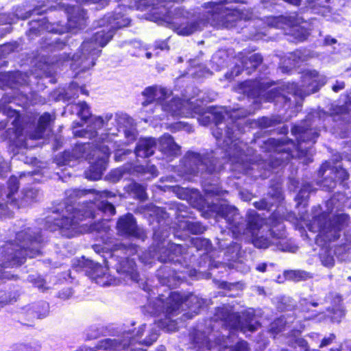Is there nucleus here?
I'll return each mask as SVG.
<instances>
[{"label": "nucleus", "instance_id": "f257e3e1", "mask_svg": "<svg viewBox=\"0 0 351 351\" xmlns=\"http://www.w3.org/2000/svg\"><path fill=\"white\" fill-rule=\"evenodd\" d=\"M90 217L93 216L92 211L90 208L84 210V208H73L72 206L66 207L65 213H64L61 219H56L55 224L60 228L64 230H69L68 237H73L78 232H84L88 231L86 228L84 227V224L78 226L80 221L82 220L80 217Z\"/></svg>", "mask_w": 351, "mask_h": 351}, {"label": "nucleus", "instance_id": "f03ea898", "mask_svg": "<svg viewBox=\"0 0 351 351\" xmlns=\"http://www.w3.org/2000/svg\"><path fill=\"white\" fill-rule=\"evenodd\" d=\"M224 319L230 327L240 330L244 333L247 331L253 332L259 327V322L253 309L245 311L241 315L231 313Z\"/></svg>", "mask_w": 351, "mask_h": 351}, {"label": "nucleus", "instance_id": "7ed1b4c3", "mask_svg": "<svg viewBox=\"0 0 351 351\" xmlns=\"http://www.w3.org/2000/svg\"><path fill=\"white\" fill-rule=\"evenodd\" d=\"M326 222V218L324 215L319 216L314 218L312 223L309 225V230L318 232V235L316 237V241L318 242L319 239H323L325 241H330L335 240L339 237V232L340 230V226H333L330 224L326 226V224L323 226V223Z\"/></svg>", "mask_w": 351, "mask_h": 351}, {"label": "nucleus", "instance_id": "20e7f679", "mask_svg": "<svg viewBox=\"0 0 351 351\" xmlns=\"http://www.w3.org/2000/svg\"><path fill=\"white\" fill-rule=\"evenodd\" d=\"M326 77L322 75H319L315 71H307L303 75V86H305V90L303 91L299 89L296 84H292L291 92L294 95L303 96L304 95H308L317 92L319 88L326 83Z\"/></svg>", "mask_w": 351, "mask_h": 351}, {"label": "nucleus", "instance_id": "39448f33", "mask_svg": "<svg viewBox=\"0 0 351 351\" xmlns=\"http://www.w3.org/2000/svg\"><path fill=\"white\" fill-rule=\"evenodd\" d=\"M263 221L261 218L256 215L249 217L248 226L245 232L247 236L251 237L254 245L259 248H267L270 243L276 244L277 243L272 240L270 241L267 238L258 237V231L262 226Z\"/></svg>", "mask_w": 351, "mask_h": 351}, {"label": "nucleus", "instance_id": "423d86ee", "mask_svg": "<svg viewBox=\"0 0 351 351\" xmlns=\"http://www.w3.org/2000/svg\"><path fill=\"white\" fill-rule=\"evenodd\" d=\"M165 111L170 112L173 116H182L189 117L193 113H199L200 110L193 107V102L191 101H183L179 98L173 99L169 104L162 106Z\"/></svg>", "mask_w": 351, "mask_h": 351}, {"label": "nucleus", "instance_id": "0eeeda50", "mask_svg": "<svg viewBox=\"0 0 351 351\" xmlns=\"http://www.w3.org/2000/svg\"><path fill=\"white\" fill-rule=\"evenodd\" d=\"M19 189L18 180L16 177H11L8 183V191H3L2 188L0 186V215H5V211L3 202L7 199V202H10L11 205H16L14 202V198L12 196L15 193L17 192Z\"/></svg>", "mask_w": 351, "mask_h": 351}, {"label": "nucleus", "instance_id": "6e6552de", "mask_svg": "<svg viewBox=\"0 0 351 351\" xmlns=\"http://www.w3.org/2000/svg\"><path fill=\"white\" fill-rule=\"evenodd\" d=\"M68 20L71 28H82L85 24L86 14L79 7L67 9Z\"/></svg>", "mask_w": 351, "mask_h": 351}, {"label": "nucleus", "instance_id": "1a4fd4ad", "mask_svg": "<svg viewBox=\"0 0 351 351\" xmlns=\"http://www.w3.org/2000/svg\"><path fill=\"white\" fill-rule=\"evenodd\" d=\"M117 228L121 234L136 235V226L132 215L121 217L117 223Z\"/></svg>", "mask_w": 351, "mask_h": 351}, {"label": "nucleus", "instance_id": "9d476101", "mask_svg": "<svg viewBox=\"0 0 351 351\" xmlns=\"http://www.w3.org/2000/svg\"><path fill=\"white\" fill-rule=\"evenodd\" d=\"M156 142L152 138L141 139L136 148V154L138 157L146 158L154 154Z\"/></svg>", "mask_w": 351, "mask_h": 351}, {"label": "nucleus", "instance_id": "9b49d317", "mask_svg": "<svg viewBox=\"0 0 351 351\" xmlns=\"http://www.w3.org/2000/svg\"><path fill=\"white\" fill-rule=\"evenodd\" d=\"M110 149L108 145H103L95 151L97 154L101 152L102 156L100 157L97 164H95V166L93 167V169L96 171V174L92 178L93 179L97 180L99 178L102 171L105 169L106 160L110 155Z\"/></svg>", "mask_w": 351, "mask_h": 351}, {"label": "nucleus", "instance_id": "f8f14e48", "mask_svg": "<svg viewBox=\"0 0 351 351\" xmlns=\"http://www.w3.org/2000/svg\"><path fill=\"white\" fill-rule=\"evenodd\" d=\"M159 148L161 152L170 156L178 154L180 149L170 135H164L160 138Z\"/></svg>", "mask_w": 351, "mask_h": 351}, {"label": "nucleus", "instance_id": "ddd939ff", "mask_svg": "<svg viewBox=\"0 0 351 351\" xmlns=\"http://www.w3.org/2000/svg\"><path fill=\"white\" fill-rule=\"evenodd\" d=\"M167 91L165 88H158V87H149L147 88L143 94L147 97V100L143 103V105L145 104L150 103L154 100H162L166 98V95Z\"/></svg>", "mask_w": 351, "mask_h": 351}, {"label": "nucleus", "instance_id": "4468645a", "mask_svg": "<svg viewBox=\"0 0 351 351\" xmlns=\"http://www.w3.org/2000/svg\"><path fill=\"white\" fill-rule=\"evenodd\" d=\"M68 108L72 114H77L82 119L86 120L90 117V108L86 102L71 104Z\"/></svg>", "mask_w": 351, "mask_h": 351}, {"label": "nucleus", "instance_id": "2eb2a0df", "mask_svg": "<svg viewBox=\"0 0 351 351\" xmlns=\"http://www.w3.org/2000/svg\"><path fill=\"white\" fill-rule=\"evenodd\" d=\"M53 118L49 113L43 114L38 121V126L36 132L30 135V138L33 139H39L43 137V134L49 123L52 121Z\"/></svg>", "mask_w": 351, "mask_h": 351}, {"label": "nucleus", "instance_id": "dca6fc26", "mask_svg": "<svg viewBox=\"0 0 351 351\" xmlns=\"http://www.w3.org/2000/svg\"><path fill=\"white\" fill-rule=\"evenodd\" d=\"M183 303V297L177 292H173L168 298L167 306L166 308V313L172 314L180 308L181 304Z\"/></svg>", "mask_w": 351, "mask_h": 351}, {"label": "nucleus", "instance_id": "f3484780", "mask_svg": "<svg viewBox=\"0 0 351 351\" xmlns=\"http://www.w3.org/2000/svg\"><path fill=\"white\" fill-rule=\"evenodd\" d=\"M230 342V338L227 337L223 340V342L218 343L220 346L219 351H248L247 344L245 341L238 342L234 348L229 346Z\"/></svg>", "mask_w": 351, "mask_h": 351}, {"label": "nucleus", "instance_id": "a211bd4d", "mask_svg": "<svg viewBox=\"0 0 351 351\" xmlns=\"http://www.w3.org/2000/svg\"><path fill=\"white\" fill-rule=\"evenodd\" d=\"M113 33L111 31L106 32L104 30L97 32L93 38V43L99 47H104L112 38Z\"/></svg>", "mask_w": 351, "mask_h": 351}, {"label": "nucleus", "instance_id": "6ab92c4d", "mask_svg": "<svg viewBox=\"0 0 351 351\" xmlns=\"http://www.w3.org/2000/svg\"><path fill=\"white\" fill-rule=\"evenodd\" d=\"M135 263L132 259H127L121 265L120 270L123 273H127L130 275L132 280L134 281L138 280V276L135 270Z\"/></svg>", "mask_w": 351, "mask_h": 351}, {"label": "nucleus", "instance_id": "aec40b11", "mask_svg": "<svg viewBox=\"0 0 351 351\" xmlns=\"http://www.w3.org/2000/svg\"><path fill=\"white\" fill-rule=\"evenodd\" d=\"M99 52L100 50L95 49L90 51V56L88 58H84L83 60H82L81 64L82 70L88 69L95 65V56H98Z\"/></svg>", "mask_w": 351, "mask_h": 351}, {"label": "nucleus", "instance_id": "412c9836", "mask_svg": "<svg viewBox=\"0 0 351 351\" xmlns=\"http://www.w3.org/2000/svg\"><path fill=\"white\" fill-rule=\"evenodd\" d=\"M288 278L294 280H302L311 278V276L304 271H291L287 273Z\"/></svg>", "mask_w": 351, "mask_h": 351}, {"label": "nucleus", "instance_id": "4be33fe9", "mask_svg": "<svg viewBox=\"0 0 351 351\" xmlns=\"http://www.w3.org/2000/svg\"><path fill=\"white\" fill-rule=\"evenodd\" d=\"M321 261L324 266L332 267L335 265V260L331 254L328 251H324L321 254Z\"/></svg>", "mask_w": 351, "mask_h": 351}, {"label": "nucleus", "instance_id": "5701e85b", "mask_svg": "<svg viewBox=\"0 0 351 351\" xmlns=\"http://www.w3.org/2000/svg\"><path fill=\"white\" fill-rule=\"evenodd\" d=\"M114 121L117 124L118 131H119L120 128H126L128 125L131 123V120L125 114L116 115Z\"/></svg>", "mask_w": 351, "mask_h": 351}, {"label": "nucleus", "instance_id": "b1692460", "mask_svg": "<svg viewBox=\"0 0 351 351\" xmlns=\"http://www.w3.org/2000/svg\"><path fill=\"white\" fill-rule=\"evenodd\" d=\"M187 302L194 304L195 306L193 308L195 309L199 308L202 304V301L193 295H189L187 298H183V303L181 304L180 306H182L184 303H186V305H188Z\"/></svg>", "mask_w": 351, "mask_h": 351}, {"label": "nucleus", "instance_id": "393cba45", "mask_svg": "<svg viewBox=\"0 0 351 351\" xmlns=\"http://www.w3.org/2000/svg\"><path fill=\"white\" fill-rule=\"evenodd\" d=\"M328 313L330 315L331 320L332 322H340L341 319L344 315L343 311L340 307L337 308L335 310L333 311V312L328 311Z\"/></svg>", "mask_w": 351, "mask_h": 351}, {"label": "nucleus", "instance_id": "a878e982", "mask_svg": "<svg viewBox=\"0 0 351 351\" xmlns=\"http://www.w3.org/2000/svg\"><path fill=\"white\" fill-rule=\"evenodd\" d=\"M284 326L285 321L282 318H280L271 324V330L272 332L277 334L284 328Z\"/></svg>", "mask_w": 351, "mask_h": 351}, {"label": "nucleus", "instance_id": "bb28decb", "mask_svg": "<svg viewBox=\"0 0 351 351\" xmlns=\"http://www.w3.org/2000/svg\"><path fill=\"white\" fill-rule=\"evenodd\" d=\"M195 343L198 346L197 351H204V348L207 350H210L213 346L210 344V341L207 339H204L202 341H199L197 339H195Z\"/></svg>", "mask_w": 351, "mask_h": 351}, {"label": "nucleus", "instance_id": "cd10ccee", "mask_svg": "<svg viewBox=\"0 0 351 351\" xmlns=\"http://www.w3.org/2000/svg\"><path fill=\"white\" fill-rule=\"evenodd\" d=\"M100 209L104 213H108L110 215H113L115 213V208L112 204L108 202H102L101 203Z\"/></svg>", "mask_w": 351, "mask_h": 351}, {"label": "nucleus", "instance_id": "c85d7f7f", "mask_svg": "<svg viewBox=\"0 0 351 351\" xmlns=\"http://www.w3.org/2000/svg\"><path fill=\"white\" fill-rule=\"evenodd\" d=\"M14 351H33V349L28 344L17 343L14 347Z\"/></svg>", "mask_w": 351, "mask_h": 351}, {"label": "nucleus", "instance_id": "c756f323", "mask_svg": "<svg viewBox=\"0 0 351 351\" xmlns=\"http://www.w3.org/2000/svg\"><path fill=\"white\" fill-rule=\"evenodd\" d=\"M195 31V27L192 25L186 26L179 30V34L183 36H188L193 34Z\"/></svg>", "mask_w": 351, "mask_h": 351}, {"label": "nucleus", "instance_id": "7c9ffc66", "mask_svg": "<svg viewBox=\"0 0 351 351\" xmlns=\"http://www.w3.org/2000/svg\"><path fill=\"white\" fill-rule=\"evenodd\" d=\"M134 187L137 189V195L138 197L141 199H144L145 198V189L142 186L134 184Z\"/></svg>", "mask_w": 351, "mask_h": 351}, {"label": "nucleus", "instance_id": "2f4dec72", "mask_svg": "<svg viewBox=\"0 0 351 351\" xmlns=\"http://www.w3.org/2000/svg\"><path fill=\"white\" fill-rule=\"evenodd\" d=\"M10 171V165L5 161L0 162V176H2L4 173H8Z\"/></svg>", "mask_w": 351, "mask_h": 351}, {"label": "nucleus", "instance_id": "473e14b6", "mask_svg": "<svg viewBox=\"0 0 351 351\" xmlns=\"http://www.w3.org/2000/svg\"><path fill=\"white\" fill-rule=\"evenodd\" d=\"M335 336L333 334H330L328 337L323 339L320 344V347H324L329 345L334 339Z\"/></svg>", "mask_w": 351, "mask_h": 351}, {"label": "nucleus", "instance_id": "72a5a7b5", "mask_svg": "<svg viewBox=\"0 0 351 351\" xmlns=\"http://www.w3.org/2000/svg\"><path fill=\"white\" fill-rule=\"evenodd\" d=\"M234 16H239L241 19H243V16H241L239 13V11L237 10H234L232 11L230 14H228L227 15V19H226V22L228 23V22H230V21H233V17Z\"/></svg>", "mask_w": 351, "mask_h": 351}, {"label": "nucleus", "instance_id": "f704fd0d", "mask_svg": "<svg viewBox=\"0 0 351 351\" xmlns=\"http://www.w3.org/2000/svg\"><path fill=\"white\" fill-rule=\"evenodd\" d=\"M10 300L6 295V293L5 291H0V304H6L8 302H10Z\"/></svg>", "mask_w": 351, "mask_h": 351}, {"label": "nucleus", "instance_id": "c9c22d12", "mask_svg": "<svg viewBox=\"0 0 351 351\" xmlns=\"http://www.w3.org/2000/svg\"><path fill=\"white\" fill-rule=\"evenodd\" d=\"M94 124H95V127L101 128L104 125L105 120L100 117H96L95 119Z\"/></svg>", "mask_w": 351, "mask_h": 351}, {"label": "nucleus", "instance_id": "e433bc0d", "mask_svg": "<svg viewBox=\"0 0 351 351\" xmlns=\"http://www.w3.org/2000/svg\"><path fill=\"white\" fill-rule=\"evenodd\" d=\"M71 88H73V89H76V91L77 92H80L82 94H84V95H87L88 94V92L87 90L85 89L84 87H82V86H77L75 84H72L71 86Z\"/></svg>", "mask_w": 351, "mask_h": 351}, {"label": "nucleus", "instance_id": "4c0bfd02", "mask_svg": "<svg viewBox=\"0 0 351 351\" xmlns=\"http://www.w3.org/2000/svg\"><path fill=\"white\" fill-rule=\"evenodd\" d=\"M303 302L305 303L306 307L304 308V310L306 311H311V307H315L318 305L317 302H306V300H304Z\"/></svg>", "mask_w": 351, "mask_h": 351}, {"label": "nucleus", "instance_id": "58836bf2", "mask_svg": "<svg viewBox=\"0 0 351 351\" xmlns=\"http://www.w3.org/2000/svg\"><path fill=\"white\" fill-rule=\"evenodd\" d=\"M102 278H99L97 279V283L99 284V285H101L102 286H107V285H113L114 283L111 281H103L102 280Z\"/></svg>", "mask_w": 351, "mask_h": 351}, {"label": "nucleus", "instance_id": "ea45409f", "mask_svg": "<svg viewBox=\"0 0 351 351\" xmlns=\"http://www.w3.org/2000/svg\"><path fill=\"white\" fill-rule=\"evenodd\" d=\"M124 133L128 138H130V140L134 139V132L132 131L125 130Z\"/></svg>", "mask_w": 351, "mask_h": 351}, {"label": "nucleus", "instance_id": "a19ab883", "mask_svg": "<svg viewBox=\"0 0 351 351\" xmlns=\"http://www.w3.org/2000/svg\"><path fill=\"white\" fill-rule=\"evenodd\" d=\"M343 87H344V84L343 83H339V84L334 86L332 87V89H333L334 91L337 92L339 90L343 89Z\"/></svg>", "mask_w": 351, "mask_h": 351}, {"label": "nucleus", "instance_id": "79ce46f5", "mask_svg": "<svg viewBox=\"0 0 351 351\" xmlns=\"http://www.w3.org/2000/svg\"><path fill=\"white\" fill-rule=\"evenodd\" d=\"M266 267L267 265L265 263H261L257 266L256 269L259 271L264 272L266 269Z\"/></svg>", "mask_w": 351, "mask_h": 351}, {"label": "nucleus", "instance_id": "37998d69", "mask_svg": "<svg viewBox=\"0 0 351 351\" xmlns=\"http://www.w3.org/2000/svg\"><path fill=\"white\" fill-rule=\"evenodd\" d=\"M282 17H278V18H273L272 20L274 21H276V23H275V26L276 27H279V24H278V21H280V20H282Z\"/></svg>", "mask_w": 351, "mask_h": 351}, {"label": "nucleus", "instance_id": "c03bdc74", "mask_svg": "<svg viewBox=\"0 0 351 351\" xmlns=\"http://www.w3.org/2000/svg\"><path fill=\"white\" fill-rule=\"evenodd\" d=\"M329 0H312L313 2H317V5H322L324 2H328Z\"/></svg>", "mask_w": 351, "mask_h": 351}, {"label": "nucleus", "instance_id": "a18cd8bd", "mask_svg": "<svg viewBox=\"0 0 351 351\" xmlns=\"http://www.w3.org/2000/svg\"><path fill=\"white\" fill-rule=\"evenodd\" d=\"M326 43L327 44L335 43V39H333V38H331V39H330V40H329L328 38H326Z\"/></svg>", "mask_w": 351, "mask_h": 351}, {"label": "nucleus", "instance_id": "49530a36", "mask_svg": "<svg viewBox=\"0 0 351 351\" xmlns=\"http://www.w3.org/2000/svg\"><path fill=\"white\" fill-rule=\"evenodd\" d=\"M347 219V216L346 215H341L339 217H338V220L341 219L342 221H346ZM339 222V221H337Z\"/></svg>", "mask_w": 351, "mask_h": 351}, {"label": "nucleus", "instance_id": "de8ad7c7", "mask_svg": "<svg viewBox=\"0 0 351 351\" xmlns=\"http://www.w3.org/2000/svg\"><path fill=\"white\" fill-rule=\"evenodd\" d=\"M82 136H87L88 137L90 138L93 136V134L92 133L89 134L86 132H84V134H82Z\"/></svg>", "mask_w": 351, "mask_h": 351}, {"label": "nucleus", "instance_id": "09e8293b", "mask_svg": "<svg viewBox=\"0 0 351 351\" xmlns=\"http://www.w3.org/2000/svg\"><path fill=\"white\" fill-rule=\"evenodd\" d=\"M172 326H173V328H169V326L167 327V330H170V331H173L176 329V327H174V324L172 323Z\"/></svg>", "mask_w": 351, "mask_h": 351}, {"label": "nucleus", "instance_id": "8fccbe9b", "mask_svg": "<svg viewBox=\"0 0 351 351\" xmlns=\"http://www.w3.org/2000/svg\"><path fill=\"white\" fill-rule=\"evenodd\" d=\"M88 43H84L83 44V49L88 50Z\"/></svg>", "mask_w": 351, "mask_h": 351}, {"label": "nucleus", "instance_id": "3c124183", "mask_svg": "<svg viewBox=\"0 0 351 351\" xmlns=\"http://www.w3.org/2000/svg\"><path fill=\"white\" fill-rule=\"evenodd\" d=\"M205 119L206 120L205 121L202 122V124H204V125H206L209 122V120H210V118L208 117H206Z\"/></svg>", "mask_w": 351, "mask_h": 351}, {"label": "nucleus", "instance_id": "603ef678", "mask_svg": "<svg viewBox=\"0 0 351 351\" xmlns=\"http://www.w3.org/2000/svg\"><path fill=\"white\" fill-rule=\"evenodd\" d=\"M113 342H114V341H112V340H106V343L111 345L113 343Z\"/></svg>", "mask_w": 351, "mask_h": 351}, {"label": "nucleus", "instance_id": "864d4df0", "mask_svg": "<svg viewBox=\"0 0 351 351\" xmlns=\"http://www.w3.org/2000/svg\"><path fill=\"white\" fill-rule=\"evenodd\" d=\"M112 115L106 116V119L108 121H109L110 119H112Z\"/></svg>", "mask_w": 351, "mask_h": 351}, {"label": "nucleus", "instance_id": "5fc2aeb1", "mask_svg": "<svg viewBox=\"0 0 351 351\" xmlns=\"http://www.w3.org/2000/svg\"><path fill=\"white\" fill-rule=\"evenodd\" d=\"M315 317H316L315 315H312V316L306 317V318H308V319L315 318Z\"/></svg>", "mask_w": 351, "mask_h": 351}, {"label": "nucleus", "instance_id": "6e6d98bb", "mask_svg": "<svg viewBox=\"0 0 351 351\" xmlns=\"http://www.w3.org/2000/svg\"><path fill=\"white\" fill-rule=\"evenodd\" d=\"M226 26L227 27H232V26H233V25H231V24H228V23H227V24L226 25Z\"/></svg>", "mask_w": 351, "mask_h": 351}, {"label": "nucleus", "instance_id": "4d7b16f0", "mask_svg": "<svg viewBox=\"0 0 351 351\" xmlns=\"http://www.w3.org/2000/svg\"><path fill=\"white\" fill-rule=\"evenodd\" d=\"M114 173H119V177L117 178V179H119L120 178V176H121V173H120L119 171H115Z\"/></svg>", "mask_w": 351, "mask_h": 351}, {"label": "nucleus", "instance_id": "13d9d810", "mask_svg": "<svg viewBox=\"0 0 351 351\" xmlns=\"http://www.w3.org/2000/svg\"><path fill=\"white\" fill-rule=\"evenodd\" d=\"M310 3H315V5H313V7H315V5L317 4V2H313L312 0H311Z\"/></svg>", "mask_w": 351, "mask_h": 351}, {"label": "nucleus", "instance_id": "bf43d9fd", "mask_svg": "<svg viewBox=\"0 0 351 351\" xmlns=\"http://www.w3.org/2000/svg\"><path fill=\"white\" fill-rule=\"evenodd\" d=\"M252 58H258L259 61H261V58H259L258 56H256V55L252 56Z\"/></svg>", "mask_w": 351, "mask_h": 351}, {"label": "nucleus", "instance_id": "052dcab7", "mask_svg": "<svg viewBox=\"0 0 351 351\" xmlns=\"http://www.w3.org/2000/svg\"><path fill=\"white\" fill-rule=\"evenodd\" d=\"M146 56L148 58H149L151 57V54L149 53H146Z\"/></svg>", "mask_w": 351, "mask_h": 351}, {"label": "nucleus", "instance_id": "680f3d73", "mask_svg": "<svg viewBox=\"0 0 351 351\" xmlns=\"http://www.w3.org/2000/svg\"><path fill=\"white\" fill-rule=\"evenodd\" d=\"M49 228L50 229L51 231L55 230V228H53V227L49 226Z\"/></svg>", "mask_w": 351, "mask_h": 351}, {"label": "nucleus", "instance_id": "e2e57ef3", "mask_svg": "<svg viewBox=\"0 0 351 351\" xmlns=\"http://www.w3.org/2000/svg\"><path fill=\"white\" fill-rule=\"evenodd\" d=\"M141 330H143V328H141ZM142 332H143V330L140 331L138 335H142Z\"/></svg>", "mask_w": 351, "mask_h": 351}, {"label": "nucleus", "instance_id": "0e129e2a", "mask_svg": "<svg viewBox=\"0 0 351 351\" xmlns=\"http://www.w3.org/2000/svg\"><path fill=\"white\" fill-rule=\"evenodd\" d=\"M118 154H119V151H117V152L116 153V155H115L116 159H117Z\"/></svg>", "mask_w": 351, "mask_h": 351}, {"label": "nucleus", "instance_id": "69168bd1", "mask_svg": "<svg viewBox=\"0 0 351 351\" xmlns=\"http://www.w3.org/2000/svg\"><path fill=\"white\" fill-rule=\"evenodd\" d=\"M258 208H264V206H262V205H261V206H258Z\"/></svg>", "mask_w": 351, "mask_h": 351}, {"label": "nucleus", "instance_id": "338daca9", "mask_svg": "<svg viewBox=\"0 0 351 351\" xmlns=\"http://www.w3.org/2000/svg\"><path fill=\"white\" fill-rule=\"evenodd\" d=\"M126 346V343H123V347L125 348Z\"/></svg>", "mask_w": 351, "mask_h": 351}, {"label": "nucleus", "instance_id": "774afa93", "mask_svg": "<svg viewBox=\"0 0 351 351\" xmlns=\"http://www.w3.org/2000/svg\"><path fill=\"white\" fill-rule=\"evenodd\" d=\"M332 351H340L339 349H336L335 350H332Z\"/></svg>", "mask_w": 351, "mask_h": 351}]
</instances>
